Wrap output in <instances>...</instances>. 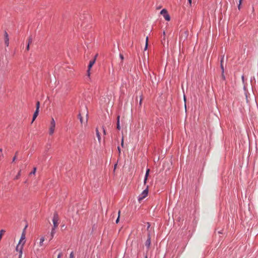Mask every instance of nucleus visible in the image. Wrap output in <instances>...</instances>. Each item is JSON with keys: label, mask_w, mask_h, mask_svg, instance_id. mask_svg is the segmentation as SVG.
<instances>
[{"label": "nucleus", "mask_w": 258, "mask_h": 258, "mask_svg": "<svg viewBox=\"0 0 258 258\" xmlns=\"http://www.w3.org/2000/svg\"><path fill=\"white\" fill-rule=\"evenodd\" d=\"M27 226L23 229L22 233L20 239L17 244L16 250L19 252V258H22L23 249L24 244L26 243V228Z\"/></svg>", "instance_id": "1"}, {"label": "nucleus", "mask_w": 258, "mask_h": 258, "mask_svg": "<svg viewBox=\"0 0 258 258\" xmlns=\"http://www.w3.org/2000/svg\"><path fill=\"white\" fill-rule=\"evenodd\" d=\"M27 226L23 229L22 233L20 239L17 244L16 250L19 252V258H22L23 249L24 244L26 243V228Z\"/></svg>", "instance_id": "2"}, {"label": "nucleus", "mask_w": 258, "mask_h": 258, "mask_svg": "<svg viewBox=\"0 0 258 258\" xmlns=\"http://www.w3.org/2000/svg\"><path fill=\"white\" fill-rule=\"evenodd\" d=\"M55 128V121L53 118H51L50 121V126L49 128V135L52 136L54 133Z\"/></svg>", "instance_id": "3"}, {"label": "nucleus", "mask_w": 258, "mask_h": 258, "mask_svg": "<svg viewBox=\"0 0 258 258\" xmlns=\"http://www.w3.org/2000/svg\"><path fill=\"white\" fill-rule=\"evenodd\" d=\"M45 240V237L41 236L39 238H37L34 243L35 246H37L39 247H42L44 245V241Z\"/></svg>", "instance_id": "4"}, {"label": "nucleus", "mask_w": 258, "mask_h": 258, "mask_svg": "<svg viewBox=\"0 0 258 258\" xmlns=\"http://www.w3.org/2000/svg\"><path fill=\"white\" fill-rule=\"evenodd\" d=\"M148 194V187L144 189L142 192L138 197V201L141 202L144 199H145Z\"/></svg>", "instance_id": "5"}, {"label": "nucleus", "mask_w": 258, "mask_h": 258, "mask_svg": "<svg viewBox=\"0 0 258 258\" xmlns=\"http://www.w3.org/2000/svg\"><path fill=\"white\" fill-rule=\"evenodd\" d=\"M58 216L57 214L55 213L52 219L53 227L56 228L58 225Z\"/></svg>", "instance_id": "6"}, {"label": "nucleus", "mask_w": 258, "mask_h": 258, "mask_svg": "<svg viewBox=\"0 0 258 258\" xmlns=\"http://www.w3.org/2000/svg\"><path fill=\"white\" fill-rule=\"evenodd\" d=\"M160 14L163 15V17L166 21H170V17L169 15L168 14V12L166 9H163V10H162L160 12Z\"/></svg>", "instance_id": "7"}, {"label": "nucleus", "mask_w": 258, "mask_h": 258, "mask_svg": "<svg viewBox=\"0 0 258 258\" xmlns=\"http://www.w3.org/2000/svg\"><path fill=\"white\" fill-rule=\"evenodd\" d=\"M4 40L5 44L6 46H8L9 45V37L8 33L6 31H5L4 33Z\"/></svg>", "instance_id": "8"}, {"label": "nucleus", "mask_w": 258, "mask_h": 258, "mask_svg": "<svg viewBox=\"0 0 258 258\" xmlns=\"http://www.w3.org/2000/svg\"><path fill=\"white\" fill-rule=\"evenodd\" d=\"M151 244V237H150V234H148V239L146 241L145 245L146 246L149 247L150 246Z\"/></svg>", "instance_id": "9"}, {"label": "nucleus", "mask_w": 258, "mask_h": 258, "mask_svg": "<svg viewBox=\"0 0 258 258\" xmlns=\"http://www.w3.org/2000/svg\"><path fill=\"white\" fill-rule=\"evenodd\" d=\"M149 172H150V169H147V170H146V174H145V178H144V182L145 184H146V182H147V178H148V175H149Z\"/></svg>", "instance_id": "10"}, {"label": "nucleus", "mask_w": 258, "mask_h": 258, "mask_svg": "<svg viewBox=\"0 0 258 258\" xmlns=\"http://www.w3.org/2000/svg\"><path fill=\"white\" fill-rule=\"evenodd\" d=\"M95 131H96V136H97L98 140L99 142L100 143L101 141V136H100L98 128H96Z\"/></svg>", "instance_id": "11"}, {"label": "nucleus", "mask_w": 258, "mask_h": 258, "mask_svg": "<svg viewBox=\"0 0 258 258\" xmlns=\"http://www.w3.org/2000/svg\"><path fill=\"white\" fill-rule=\"evenodd\" d=\"M38 113H39V111L35 110V111L33 115V118H32V123L35 120V119H36V118L38 116Z\"/></svg>", "instance_id": "12"}, {"label": "nucleus", "mask_w": 258, "mask_h": 258, "mask_svg": "<svg viewBox=\"0 0 258 258\" xmlns=\"http://www.w3.org/2000/svg\"><path fill=\"white\" fill-rule=\"evenodd\" d=\"M95 62V59L90 61L89 66H88V69H89V70H91V68L94 64Z\"/></svg>", "instance_id": "13"}, {"label": "nucleus", "mask_w": 258, "mask_h": 258, "mask_svg": "<svg viewBox=\"0 0 258 258\" xmlns=\"http://www.w3.org/2000/svg\"><path fill=\"white\" fill-rule=\"evenodd\" d=\"M55 229H56L55 228L52 227V228L51 229V234H50V235H51V239H50L53 238L54 235L55 233Z\"/></svg>", "instance_id": "14"}, {"label": "nucleus", "mask_w": 258, "mask_h": 258, "mask_svg": "<svg viewBox=\"0 0 258 258\" xmlns=\"http://www.w3.org/2000/svg\"><path fill=\"white\" fill-rule=\"evenodd\" d=\"M148 45V37H146V44H145L144 50H146L147 49Z\"/></svg>", "instance_id": "15"}, {"label": "nucleus", "mask_w": 258, "mask_h": 258, "mask_svg": "<svg viewBox=\"0 0 258 258\" xmlns=\"http://www.w3.org/2000/svg\"><path fill=\"white\" fill-rule=\"evenodd\" d=\"M39 107H40V102L39 101H37L36 103V110L39 111Z\"/></svg>", "instance_id": "16"}, {"label": "nucleus", "mask_w": 258, "mask_h": 258, "mask_svg": "<svg viewBox=\"0 0 258 258\" xmlns=\"http://www.w3.org/2000/svg\"><path fill=\"white\" fill-rule=\"evenodd\" d=\"M87 76L88 78L90 79V70H89V69H88V70L87 71Z\"/></svg>", "instance_id": "17"}, {"label": "nucleus", "mask_w": 258, "mask_h": 258, "mask_svg": "<svg viewBox=\"0 0 258 258\" xmlns=\"http://www.w3.org/2000/svg\"><path fill=\"white\" fill-rule=\"evenodd\" d=\"M36 171V167H34V168H33V171H31V172H30V174H35Z\"/></svg>", "instance_id": "18"}, {"label": "nucleus", "mask_w": 258, "mask_h": 258, "mask_svg": "<svg viewBox=\"0 0 258 258\" xmlns=\"http://www.w3.org/2000/svg\"><path fill=\"white\" fill-rule=\"evenodd\" d=\"M21 175V171H19V172L18 173L17 175L15 177V179H18Z\"/></svg>", "instance_id": "19"}, {"label": "nucleus", "mask_w": 258, "mask_h": 258, "mask_svg": "<svg viewBox=\"0 0 258 258\" xmlns=\"http://www.w3.org/2000/svg\"><path fill=\"white\" fill-rule=\"evenodd\" d=\"M79 119L80 120L81 123L82 124H83V121L82 117L80 113L79 114Z\"/></svg>", "instance_id": "20"}, {"label": "nucleus", "mask_w": 258, "mask_h": 258, "mask_svg": "<svg viewBox=\"0 0 258 258\" xmlns=\"http://www.w3.org/2000/svg\"><path fill=\"white\" fill-rule=\"evenodd\" d=\"M28 41V44H30L32 42V38L30 37Z\"/></svg>", "instance_id": "21"}, {"label": "nucleus", "mask_w": 258, "mask_h": 258, "mask_svg": "<svg viewBox=\"0 0 258 258\" xmlns=\"http://www.w3.org/2000/svg\"><path fill=\"white\" fill-rule=\"evenodd\" d=\"M120 211H118V217H117V219H116V223H118V222H119V216H120Z\"/></svg>", "instance_id": "22"}, {"label": "nucleus", "mask_w": 258, "mask_h": 258, "mask_svg": "<svg viewBox=\"0 0 258 258\" xmlns=\"http://www.w3.org/2000/svg\"><path fill=\"white\" fill-rule=\"evenodd\" d=\"M223 59V57L222 58V60H221V68L222 72H224V68H223V66L222 64Z\"/></svg>", "instance_id": "23"}, {"label": "nucleus", "mask_w": 258, "mask_h": 258, "mask_svg": "<svg viewBox=\"0 0 258 258\" xmlns=\"http://www.w3.org/2000/svg\"><path fill=\"white\" fill-rule=\"evenodd\" d=\"M117 128L119 130L120 129L119 121H117Z\"/></svg>", "instance_id": "24"}, {"label": "nucleus", "mask_w": 258, "mask_h": 258, "mask_svg": "<svg viewBox=\"0 0 258 258\" xmlns=\"http://www.w3.org/2000/svg\"><path fill=\"white\" fill-rule=\"evenodd\" d=\"M119 57H120V58L121 59V60L122 61V60H123V59H124L123 55L122 54H121V53H120V54H119Z\"/></svg>", "instance_id": "25"}, {"label": "nucleus", "mask_w": 258, "mask_h": 258, "mask_svg": "<svg viewBox=\"0 0 258 258\" xmlns=\"http://www.w3.org/2000/svg\"><path fill=\"white\" fill-rule=\"evenodd\" d=\"M74 253H73V252H72L70 253V258H74Z\"/></svg>", "instance_id": "26"}, {"label": "nucleus", "mask_w": 258, "mask_h": 258, "mask_svg": "<svg viewBox=\"0 0 258 258\" xmlns=\"http://www.w3.org/2000/svg\"><path fill=\"white\" fill-rule=\"evenodd\" d=\"M17 154V152L16 153V155L13 158V160H12L13 162H14L16 160V159L17 158V157H16V154Z\"/></svg>", "instance_id": "27"}, {"label": "nucleus", "mask_w": 258, "mask_h": 258, "mask_svg": "<svg viewBox=\"0 0 258 258\" xmlns=\"http://www.w3.org/2000/svg\"><path fill=\"white\" fill-rule=\"evenodd\" d=\"M29 48H30V44H28L27 45V47H26V50L28 51L29 50Z\"/></svg>", "instance_id": "28"}, {"label": "nucleus", "mask_w": 258, "mask_h": 258, "mask_svg": "<svg viewBox=\"0 0 258 258\" xmlns=\"http://www.w3.org/2000/svg\"><path fill=\"white\" fill-rule=\"evenodd\" d=\"M121 145L122 147H123V137L122 138V139H121Z\"/></svg>", "instance_id": "29"}, {"label": "nucleus", "mask_w": 258, "mask_h": 258, "mask_svg": "<svg viewBox=\"0 0 258 258\" xmlns=\"http://www.w3.org/2000/svg\"><path fill=\"white\" fill-rule=\"evenodd\" d=\"M62 256V253L61 252H60L58 255H57V258H60Z\"/></svg>", "instance_id": "30"}, {"label": "nucleus", "mask_w": 258, "mask_h": 258, "mask_svg": "<svg viewBox=\"0 0 258 258\" xmlns=\"http://www.w3.org/2000/svg\"><path fill=\"white\" fill-rule=\"evenodd\" d=\"M184 34L185 35V37H186L188 35V32L187 31H184Z\"/></svg>", "instance_id": "31"}, {"label": "nucleus", "mask_w": 258, "mask_h": 258, "mask_svg": "<svg viewBox=\"0 0 258 258\" xmlns=\"http://www.w3.org/2000/svg\"><path fill=\"white\" fill-rule=\"evenodd\" d=\"M86 123L87 122V120H88V112L86 113Z\"/></svg>", "instance_id": "32"}, {"label": "nucleus", "mask_w": 258, "mask_h": 258, "mask_svg": "<svg viewBox=\"0 0 258 258\" xmlns=\"http://www.w3.org/2000/svg\"><path fill=\"white\" fill-rule=\"evenodd\" d=\"M242 0H239V6H238V8L239 9H240V6L241 4V2H242Z\"/></svg>", "instance_id": "33"}, {"label": "nucleus", "mask_w": 258, "mask_h": 258, "mask_svg": "<svg viewBox=\"0 0 258 258\" xmlns=\"http://www.w3.org/2000/svg\"><path fill=\"white\" fill-rule=\"evenodd\" d=\"M117 150H118L119 154H120V152H121L120 148L119 147H117Z\"/></svg>", "instance_id": "34"}, {"label": "nucleus", "mask_w": 258, "mask_h": 258, "mask_svg": "<svg viewBox=\"0 0 258 258\" xmlns=\"http://www.w3.org/2000/svg\"><path fill=\"white\" fill-rule=\"evenodd\" d=\"M163 35L164 36V38H163V39L165 40V31H163Z\"/></svg>", "instance_id": "35"}, {"label": "nucleus", "mask_w": 258, "mask_h": 258, "mask_svg": "<svg viewBox=\"0 0 258 258\" xmlns=\"http://www.w3.org/2000/svg\"><path fill=\"white\" fill-rule=\"evenodd\" d=\"M119 119H120V116L118 115V116L117 117V121H119Z\"/></svg>", "instance_id": "36"}, {"label": "nucleus", "mask_w": 258, "mask_h": 258, "mask_svg": "<svg viewBox=\"0 0 258 258\" xmlns=\"http://www.w3.org/2000/svg\"><path fill=\"white\" fill-rule=\"evenodd\" d=\"M188 2L190 6L191 5V0H188Z\"/></svg>", "instance_id": "37"}, {"label": "nucleus", "mask_w": 258, "mask_h": 258, "mask_svg": "<svg viewBox=\"0 0 258 258\" xmlns=\"http://www.w3.org/2000/svg\"><path fill=\"white\" fill-rule=\"evenodd\" d=\"M103 131L104 134H105H105H106V132H105V128H104V127H103Z\"/></svg>", "instance_id": "38"}, {"label": "nucleus", "mask_w": 258, "mask_h": 258, "mask_svg": "<svg viewBox=\"0 0 258 258\" xmlns=\"http://www.w3.org/2000/svg\"><path fill=\"white\" fill-rule=\"evenodd\" d=\"M4 232H5V231L4 230H1L0 231V233H2V235H3Z\"/></svg>", "instance_id": "39"}, {"label": "nucleus", "mask_w": 258, "mask_h": 258, "mask_svg": "<svg viewBox=\"0 0 258 258\" xmlns=\"http://www.w3.org/2000/svg\"><path fill=\"white\" fill-rule=\"evenodd\" d=\"M147 224H148L147 229H148L150 228V225L149 223H147Z\"/></svg>", "instance_id": "40"}, {"label": "nucleus", "mask_w": 258, "mask_h": 258, "mask_svg": "<svg viewBox=\"0 0 258 258\" xmlns=\"http://www.w3.org/2000/svg\"><path fill=\"white\" fill-rule=\"evenodd\" d=\"M39 250V249H38V248H37V249H36L34 250V252H38Z\"/></svg>", "instance_id": "41"}, {"label": "nucleus", "mask_w": 258, "mask_h": 258, "mask_svg": "<svg viewBox=\"0 0 258 258\" xmlns=\"http://www.w3.org/2000/svg\"><path fill=\"white\" fill-rule=\"evenodd\" d=\"M142 99L141 98L140 101V105H141V104H142Z\"/></svg>", "instance_id": "42"}, {"label": "nucleus", "mask_w": 258, "mask_h": 258, "mask_svg": "<svg viewBox=\"0 0 258 258\" xmlns=\"http://www.w3.org/2000/svg\"><path fill=\"white\" fill-rule=\"evenodd\" d=\"M2 233H0V240L2 239Z\"/></svg>", "instance_id": "43"}, {"label": "nucleus", "mask_w": 258, "mask_h": 258, "mask_svg": "<svg viewBox=\"0 0 258 258\" xmlns=\"http://www.w3.org/2000/svg\"><path fill=\"white\" fill-rule=\"evenodd\" d=\"M242 80L243 81H244V76H242Z\"/></svg>", "instance_id": "44"}, {"label": "nucleus", "mask_w": 258, "mask_h": 258, "mask_svg": "<svg viewBox=\"0 0 258 258\" xmlns=\"http://www.w3.org/2000/svg\"><path fill=\"white\" fill-rule=\"evenodd\" d=\"M2 151H3L2 149V148H0V152H1V153H2Z\"/></svg>", "instance_id": "45"}, {"label": "nucleus", "mask_w": 258, "mask_h": 258, "mask_svg": "<svg viewBox=\"0 0 258 258\" xmlns=\"http://www.w3.org/2000/svg\"><path fill=\"white\" fill-rule=\"evenodd\" d=\"M184 101H185V96H184Z\"/></svg>", "instance_id": "46"}, {"label": "nucleus", "mask_w": 258, "mask_h": 258, "mask_svg": "<svg viewBox=\"0 0 258 258\" xmlns=\"http://www.w3.org/2000/svg\"><path fill=\"white\" fill-rule=\"evenodd\" d=\"M116 164H115V165H114V168H115V167H116Z\"/></svg>", "instance_id": "47"}]
</instances>
